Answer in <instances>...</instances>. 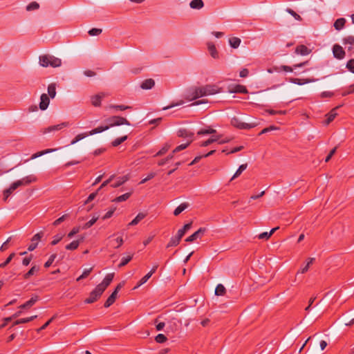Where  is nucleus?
Listing matches in <instances>:
<instances>
[{"label": "nucleus", "mask_w": 354, "mask_h": 354, "mask_svg": "<svg viewBox=\"0 0 354 354\" xmlns=\"http://www.w3.org/2000/svg\"><path fill=\"white\" fill-rule=\"evenodd\" d=\"M189 6L192 9L201 10L204 7L203 0H192L189 3Z\"/></svg>", "instance_id": "25"}, {"label": "nucleus", "mask_w": 354, "mask_h": 354, "mask_svg": "<svg viewBox=\"0 0 354 354\" xmlns=\"http://www.w3.org/2000/svg\"><path fill=\"white\" fill-rule=\"evenodd\" d=\"M173 157H174V153L172 152L167 158L161 159L160 160H159L158 162V165L159 166H162V165H165L169 160H171L173 158Z\"/></svg>", "instance_id": "58"}, {"label": "nucleus", "mask_w": 354, "mask_h": 354, "mask_svg": "<svg viewBox=\"0 0 354 354\" xmlns=\"http://www.w3.org/2000/svg\"><path fill=\"white\" fill-rule=\"evenodd\" d=\"M339 108V106H336L335 108L333 109L328 113L326 114V124H330L337 116V109Z\"/></svg>", "instance_id": "24"}, {"label": "nucleus", "mask_w": 354, "mask_h": 354, "mask_svg": "<svg viewBox=\"0 0 354 354\" xmlns=\"http://www.w3.org/2000/svg\"><path fill=\"white\" fill-rule=\"evenodd\" d=\"M114 275L115 274L113 272L107 274L104 278L102 283L98 284L97 286H98L102 291L104 292L106 288L110 285V283L113 281Z\"/></svg>", "instance_id": "8"}, {"label": "nucleus", "mask_w": 354, "mask_h": 354, "mask_svg": "<svg viewBox=\"0 0 354 354\" xmlns=\"http://www.w3.org/2000/svg\"><path fill=\"white\" fill-rule=\"evenodd\" d=\"M104 122L107 124L109 128L122 124L131 125L129 121L121 116H112L106 119Z\"/></svg>", "instance_id": "2"}, {"label": "nucleus", "mask_w": 354, "mask_h": 354, "mask_svg": "<svg viewBox=\"0 0 354 354\" xmlns=\"http://www.w3.org/2000/svg\"><path fill=\"white\" fill-rule=\"evenodd\" d=\"M247 167V163L240 165L236 171L235 172V174H234V176H232V178H231L230 181L239 176L241 174V173L246 169Z\"/></svg>", "instance_id": "42"}, {"label": "nucleus", "mask_w": 354, "mask_h": 354, "mask_svg": "<svg viewBox=\"0 0 354 354\" xmlns=\"http://www.w3.org/2000/svg\"><path fill=\"white\" fill-rule=\"evenodd\" d=\"M207 232V229L205 227H200L196 232L192 234L191 236H188L186 239V242H193L197 239H201L205 233Z\"/></svg>", "instance_id": "7"}, {"label": "nucleus", "mask_w": 354, "mask_h": 354, "mask_svg": "<svg viewBox=\"0 0 354 354\" xmlns=\"http://www.w3.org/2000/svg\"><path fill=\"white\" fill-rule=\"evenodd\" d=\"M333 56L338 59H342L343 58H344L346 55L343 48L338 44H335L333 46Z\"/></svg>", "instance_id": "11"}, {"label": "nucleus", "mask_w": 354, "mask_h": 354, "mask_svg": "<svg viewBox=\"0 0 354 354\" xmlns=\"http://www.w3.org/2000/svg\"><path fill=\"white\" fill-rule=\"evenodd\" d=\"M102 30L101 28H93L88 30V33L91 36H97L102 33Z\"/></svg>", "instance_id": "57"}, {"label": "nucleus", "mask_w": 354, "mask_h": 354, "mask_svg": "<svg viewBox=\"0 0 354 354\" xmlns=\"http://www.w3.org/2000/svg\"><path fill=\"white\" fill-rule=\"evenodd\" d=\"M117 295L115 292H113L111 295L108 297V299L106 300L104 306L105 308H109L111 306L115 301V299L117 297Z\"/></svg>", "instance_id": "30"}, {"label": "nucleus", "mask_w": 354, "mask_h": 354, "mask_svg": "<svg viewBox=\"0 0 354 354\" xmlns=\"http://www.w3.org/2000/svg\"><path fill=\"white\" fill-rule=\"evenodd\" d=\"M133 254L122 257L121 262L118 265V268H122L129 263V262H130L133 259Z\"/></svg>", "instance_id": "44"}, {"label": "nucleus", "mask_w": 354, "mask_h": 354, "mask_svg": "<svg viewBox=\"0 0 354 354\" xmlns=\"http://www.w3.org/2000/svg\"><path fill=\"white\" fill-rule=\"evenodd\" d=\"M169 149V145H165L161 149H160L156 154V156H160L164 155Z\"/></svg>", "instance_id": "61"}, {"label": "nucleus", "mask_w": 354, "mask_h": 354, "mask_svg": "<svg viewBox=\"0 0 354 354\" xmlns=\"http://www.w3.org/2000/svg\"><path fill=\"white\" fill-rule=\"evenodd\" d=\"M128 180H129V178L127 176H120L118 178L116 182L111 184V186L113 188L118 187L120 185H123Z\"/></svg>", "instance_id": "28"}, {"label": "nucleus", "mask_w": 354, "mask_h": 354, "mask_svg": "<svg viewBox=\"0 0 354 354\" xmlns=\"http://www.w3.org/2000/svg\"><path fill=\"white\" fill-rule=\"evenodd\" d=\"M55 150V149H46V150H44V151H41L37 152V153H35L32 155L30 159H32V160L35 159V158H37L38 157H40V156H43L44 154L53 152Z\"/></svg>", "instance_id": "47"}, {"label": "nucleus", "mask_w": 354, "mask_h": 354, "mask_svg": "<svg viewBox=\"0 0 354 354\" xmlns=\"http://www.w3.org/2000/svg\"><path fill=\"white\" fill-rule=\"evenodd\" d=\"M154 85L155 81L153 79L149 78L144 80L142 82L140 87L144 90H148L152 88L154 86Z\"/></svg>", "instance_id": "19"}, {"label": "nucleus", "mask_w": 354, "mask_h": 354, "mask_svg": "<svg viewBox=\"0 0 354 354\" xmlns=\"http://www.w3.org/2000/svg\"><path fill=\"white\" fill-rule=\"evenodd\" d=\"M56 257H57L56 254H51L48 260L44 263V267L45 268L50 267L52 265V263H53V261H55Z\"/></svg>", "instance_id": "59"}, {"label": "nucleus", "mask_w": 354, "mask_h": 354, "mask_svg": "<svg viewBox=\"0 0 354 354\" xmlns=\"http://www.w3.org/2000/svg\"><path fill=\"white\" fill-rule=\"evenodd\" d=\"M39 63L42 67L57 68L62 65V60L53 55L46 54L39 57Z\"/></svg>", "instance_id": "1"}, {"label": "nucleus", "mask_w": 354, "mask_h": 354, "mask_svg": "<svg viewBox=\"0 0 354 354\" xmlns=\"http://www.w3.org/2000/svg\"><path fill=\"white\" fill-rule=\"evenodd\" d=\"M50 103V99L49 97L46 93H43L41 95L40 97V103H39V108L41 110L44 111L46 110Z\"/></svg>", "instance_id": "12"}, {"label": "nucleus", "mask_w": 354, "mask_h": 354, "mask_svg": "<svg viewBox=\"0 0 354 354\" xmlns=\"http://www.w3.org/2000/svg\"><path fill=\"white\" fill-rule=\"evenodd\" d=\"M48 93L51 98H54L56 95V84L51 83L48 86Z\"/></svg>", "instance_id": "40"}, {"label": "nucleus", "mask_w": 354, "mask_h": 354, "mask_svg": "<svg viewBox=\"0 0 354 354\" xmlns=\"http://www.w3.org/2000/svg\"><path fill=\"white\" fill-rule=\"evenodd\" d=\"M109 129V128L108 125L106 124L105 126H100V127L95 128L88 132L89 136H93L96 133H102L106 130H108Z\"/></svg>", "instance_id": "31"}, {"label": "nucleus", "mask_w": 354, "mask_h": 354, "mask_svg": "<svg viewBox=\"0 0 354 354\" xmlns=\"http://www.w3.org/2000/svg\"><path fill=\"white\" fill-rule=\"evenodd\" d=\"M92 270H93V267H91L88 269H85L84 270L83 273L77 279V281H79L82 279L86 278L90 274V273L92 272Z\"/></svg>", "instance_id": "53"}, {"label": "nucleus", "mask_w": 354, "mask_h": 354, "mask_svg": "<svg viewBox=\"0 0 354 354\" xmlns=\"http://www.w3.org/2000/svg\"><path fill=\"white\" fill-rule=\"evenodd\" d=\"M83 240L84 237H81L78 240L72 241L71 243L68 244L66 246V249L68 250H76L79 247L80 244L83 241Z\"/></svg>", "instance_id": "23"}, {"label": "nucleus", "mask_w": 354, "mask_h": 354, "mask_svg": "<svg viewBox=\"0 0 354 354\" xmlns=\"http://www.w3.org/2000/svg\"><path fill=\"white\" fill-rule=\"evenodd\" d=\"M104 291H102L98 286H96L95 289L91 291L89 295V297L84 300L85 304H93L97 301Z\"/></svg>", "instance_id": "5"}, {"label": "nucleus", "mask_w": 354, "mask_h": 354, "mask_svg": "<svg viewBox=\"0 0 354 354\" xmlns=\"http://www.w3.org/2000/svg\"><path fill=\"white\" fill-rule=\"evenodd\" d=\"M226 290L222 284H218L215 289V295L217 296H222L225 294Z\"/></svg>", "instance_id": "45"}, {"label": "nucleus", "mask_w": 354, "mask_h": 354, "mask_svg": "<svg viewBox=\"0 0 354 354\" xmlns=\"http://www.w3.org/2000/svg\"><path fill=\"white\" fill-rule=\"evenodd\" d=\"M231 92L237 93H247L248 90L245 86L238 84L234 87Z\"/></svg>", "instance_id": "38"}, {"label": "nucleus", "mask_w": 354, "mask_h": 354, "mask_svg": "<svg viewBox=\"0 0 354 354\" xmlns=\"http://www.w3.org/2000/svg\"><path fill=\"white\" fill-rule=\"evenodd\" d=\"M192 227V223H189L185 224L182 229L178 230L177 232V235L182 239L185 235L187 231H188Z\"/></svg>", "instance_id": "36"}, {"label": "nucleus", "mask_w": 354, "mask_h": 354, "mask_svg": "<svg viewBox=\"0 0 354 354\" xmlns=\"http://www.w3.org/2000/svg\"><path fill=\"white\" fill-rule=\"evenodd\" d=\"M69 125V123L67 122H62L59 124H57V125H53V126H50L47 128H45L44 129H42L41 132L44 133V134H46L47 133H50L52 131H59V130H61L62 129L64 128V127H66Z\"/></svg>", "instance_id": "10"}, {"label": "nucleus", "mask_w": 354, "mask_h": 354, "mask_svg": "<svg viewBox=\"0 0 354 354\" xmlns=\"http://www.w3.org/2000/svg\"><path fill=\"white\" fill-rule=\"evenodd\" d=\"M80 231V227H74L72 230L68 234V237L71 239L73 236L77 234Z\"/></svg>", "instance_id": "62"}, {"label": "nucleus", "mask_w": 354, "mask_h": 354, "mask_svg": "<svg viewBox=\"0 0 354 354\" xmlns=\"http://www.w3.org/2000/svg\"><path fill=\"white\" fill-rule=\"evenodd\" d=\"M317 80L306 78V79H300V78H293L291 77L289 79V82L298 85H303L308 83H311L315 82Z\"/></svg>", "instance_id": "13"}, {"label": "nucleus", "mask_w": 354, "mask_h": 354, "mask_svg": "<svg viewBox=\"0 0 354 354\" xmlns=\"http://www.w3.org/2000/svg\"><path fill=\"white\" fill-rule=\"evenodd\" d=\"M98 218L99 216H93L92 219H91L89 221L84 224V225L83 226V229L90 228L97 221Z\"/></svg>", "instance_id": "55"}, {"label": "nucleus", "mask_w": 354, "mask_h": 354, "mask_svg": "<svg viewBox=\"0 0 354 354\" xmlns=\"http://www.w3.org/2000/svg\"><path fill=\"white\" fill-rule=\"evenodd\" d=\"M342 41L344 45L348 44L351 46H354V36L349 35V36L345 37L343 38Z\"/></svg>", "instance_id": "50"}, {"label": "nucleus", "mask_w": 354, "mask_h": 354, "mask_svg": "<svg viewBox=\"0 0 354 354\" xmlns=\"http://www.w3.org/2000/svg\"><path fill=\"white\" fill-rule=\"evenodd\" d=\"M346 68L351 73H354V59H351L347 62Z\"/></svg>", "instance_id": "63"}, {"label": "nucleus", "mask_w": 354, "mask_h": 354, "mask_svg": "<svg viewBox=\"0 0 354 354\" xmlns=\"http://www.w3.org/2000/svg\"><path fill=\"white\" fill-rule=\"evenodd\" d=\"M103 95H96L92 97L91 103L94 106H100L101 104V100L103 97Z\"/></svg>", "instance_id": "37"}, {"label": "nucleus", "mask_w": 354, "mask_h": 354, "mask_svg": "<svg viewBox=\"0 0 354 354\" xmlns=\"http://www.w3.org/2000/svg\"><path fill=\"white\" fill-rule=\"evenodd\" d=\"M15 256V252L11 253V254H10L7 257V259H6V261H5L4 262H3L2 263H1V264H0V268H5L8 264H9Z\"/></svg>", "instance_id": "54"}, {"label": "nucleus", "mask_w": 354, "mask_h": 354, "mask_svg": "<svg viewBox=\"0 0 354 354\" xmlns=\"http://www.w3.org/2000/svg\"><path fill=\"white\" fill-rule=\"evenodd\" d=\"M131 195V192H127V193H125L120 196L116 197L112 201L115 202V203H120L122 201H125L129 198Z\"/></svg>", "instance_id": "39"}, {"label": "nucleus", "mask_w": 354, "mask_h": 354, "mask_svg": "<svg viewBox=\"0 0 354 354\" xmlns=\"http://www.w3.org/2000/svg\"><path fill=\"white\" fill-rule=\"evenodd\" d=\"M231 124L239 129H250L254 128L257 126V124L255 122L252 123H246L242 122L239 118L234 117L231 120Z\"/></svg>", "instance_id": "3"}, {"label": "nucleus", "mask_w": 354, "mask_h": 354, "mask_svg": "<svg viewBox=\"0 0 354 354\" xmlns=\"http://www.w3.org/2000/svg\"><path fill=\"white\" fill-rule=\"evenodd\" d=\"M124 243L123 239L122 236L117 237L115 239H112L109 241L110 246L113 248H120Z\"/></svg>", "instance_id": "20"}, {"label": "nucleus", "mask_w": 354, "mask_h": 354, "mask_svg": "<svg viewBox=\"0 0 354 354\" xmlns=\"http://www.w3.org/2000/svg\"><path fill=\"white\" fill-rule=\"evenodd\" d=\"M315 259L313 257L308 258L307 259L306 265H305L304 267L301 268V269L298 271L297 273H301V274L306 273L308 270L311 264H313V263L315 261Z\"/></svg>", "instance_id": "32"}, {"label": "nucleus", "mask_w": 354, "mask_h": 354, "mask_svg": "<svg viewBox=\"0 0 354 354\" xmlns=\"http://www.w3.org/2000/svg\"><path fill=\"white\" fill-rule=\"evenodd\" d=\"M39 271V266H33L26 273L23 275V279L25 280L29 279L32 275Z\"/></svg>", "instance_id": "18"}, {"label": "nucleus", "mask_w": 354, "mask_h": 354, "mask_svg": "<svg viewBox=\"0 0 354 354\" xmlns=\"http://www.w3.org/2000/svg\"><path fill=\"white\" fill-rule=\"evenodd\" d=\"M39 300V297L35 295L32 297L28 301H27L24 304L19 306L20 309H28L32 307L37 301Z\"/></svg>", "instance_id": "15"}, {"label": "nucleus", "mask_w": 354, "mask_h": 354, "mask_svg": "<svg viewBox=\"0 0 354 354\" xmlns=\"http://www.w3.org/2000/svg\"><path fill=\"white\" fill-rule=\"evenodd\" d=\"M16 189L12 188V183L10 186L9 188L6 189L3 192V201H6L8 198L10 196V194L15 190Z\"/></svg>", "instance_id": "51"}, {"label": "nucleus", "mask_w": 354, "mask_h": 354, "mask_svg": "<svg viewBox=\"0 0 354 354\" xmlns=\"http://www.w3.org/2000/svg\"><path fill=\"white\" fill-rule=\"evenodd\" d=\"M189 144H190V142H187L185 144H181V145H178L173 150V151H172L173 153L174 154L180 151L181 150L186 149L189 145Z\"/></svg>", "instance_id": "56"}, {"label": "nucleus", "mask_w": 354, "mask_h": 354, "mask_svg": "<svg viewBox=\"0 0 354 354\" xmlns=\"http://www.w3.org/2000/svg\"><path fill=\"white\" fill-rule=\"evenodd\" d=\"M43 236L44 232L42 231L38 232L37 234L33 236V237L31 239L32 243L28 248V251H33L37 247L38 243L43 237Z\"/></svg>", "instance_id": "9"}, {"label": "nucleus", "mask_w": 354, "mask_h": 354, "mask_svg": "<svg viewBox=\"0 0 354 354\" xmlns=\"http://www.w3.org/2000/svg\"><path fill=\"white\" fill-rule=\"evenodd\" d=\"M189 96L191 100L205 96V93H204L203 86L194 87L191 88L189 91Z\"/></svg>", "instance_id": "6"}, {"label": "nucleus", "mask_w": 354, "mask_h": 354, "mask_svg": "<svg viewBox=\"0 0 354 354\" xmlns=\"http://www.w3.org/2000/svg\"><path fill=\"white\" fill-rule=\"evenodd\" d=\"M279 228V227H276L272 228L269 232H265L261 233L258 235V239L268 240Z\"/></svg>", "instance_id": "26"}, {"label": "nucleus", "mask_w": 354, "mask_h": 354, "mask_svg": "<svg viewBox=\"0 0 354 354\" xmlns=\"http://www.w3.org/2000/svg\"><path fill=\"white\" fill-rule=\"evenodd\" d=\"M346 19L344 18H339L334 23V27L337 30L342 29L345 25Z\"/></svg>", "instance_id": "34"}, {"label": "nucleus", "mask_w": 354, "mask_h": 354, "mask_svg": "<svg viewBox=\"0 0 354 354\" xmlns=\"http://www.w3.org/2000/svg\"><path fill=\"white\" fill-rule=\"evenodd\" d=\"M37 317V315H32V316L27 317V318H21V319H17L13 322L12 325L10 327L9 329H10L14 326L19 325L21 324H26L29 322H31V321L34 320L35 319H36Z\"/></svg>", "instance_id": "22"}, {"label": "nucleus", "mask_w": 354, "mask_h": 354, "mask_svg": "<svg viewBox=\"0 0 354 354\" xmlns=\"http://www.w3.org/2000/svg\"><path fill=\"white\" fill-rule=\"evenodd\" d=\"M189 207L188 203H183L178 205L174 211V216H178L182 212Z\"/></svg>", "instance_id": "33"}, {"label": "nucleus", "mask_w": 354, "mask_h": 354, "mask_svg": "<svg viewBox=\"0 0 354 354\" xmlns=\"http://www.w3.org/2000/svg\"><path fill=\"white\" fill-rule=\"evenodd\" d=\"M216 131L211 127H207V129H202L198 131V135L203 136L206 134H214L216 133Z\"/></svg>", "instance_id": "43"}, {"label": "nucleus", "mask_w": 354, "mask_h": 354, "mask_svg": "<svg viewBox=\"0 0 354 354\" xmlns=\"http://www.w3.org/2000/svg\"><path fill=\"white\" fill-rule=\"evenodd\" d=\"M88 132H84L77 135L75 138L71 141V145H74L84 138L88 136Z\"/></svg>", "instance_id": "46"}, {"label": "nucleus", "mask_w": 354, "mask_h": 354, "mask_svg": "<svg viewBox=\"0 0 354 354\" xmlns=\"http://www.w3.org/2000/svg\"><path fill=\"white\" fill-rule=\"evenodd\" d=\"M241 42V39L236 37H231L229 39L230 45L233 48H237L239 46Z\"/></svg>", "instance_id": "35"}, {"label": "nucleus", "mask_w": 354, "mask_h": 354, "mask_svg": "<svg viewBox=\"0 0 354 354\" xmlns=\"http://www.w3.org/2000/svg\"><path fill=\"white\" fill-rule=\"evenodd\" d=\"M127 136H122L120 138H118L116 139H115L112 142H111V145L113 147H118L119 146L120 144H122L123 142H124L125 140H127Z\"/></svg>", "instance_id": "49"}, {"label": "nucleus", "mask_w": 354, "mask_h": 354, "mask_svg": "<svg viewBox=\"0 0 354 354\" xmlns=\"http://www.w3.org/2000/svg\"><path fill=\"white\" fill-rule=\"evenodd\" d=\"M151 277V273L148 272L146 275H145L138 283V284L134 287L133 289H136L139 288L140 286L145 283L149 278Z\"/></svg>", "instance_id": "48"}, {"label": "nucleus", "mask_w": 354, "mask_h": 354, "mask_svg": "<svg viewBox=\"0 0 354 354\" xmlns=\"http://www.w3.org/2000/svg\"><path fill=\"white\" fill-rule=\"evenodd\" d=\"M204 93L206 95H214L218 93V88L216 85H206L203 86Z\"/></svg>", "instance_id": "14"}, {"label": "nucleus", "mask_w": 354, "mask_h": 354, "mask_svg": "<svg viewBox=\"0 0 354 354\" xmlns=\"http://www.w3.org/2000/svg\"><path fill=\"white\" fill-rule=\"evenodd\" d=\"M295 52V53L301 55H307L310 53L311 50L309 49L306 46L301 44L296 47Z\"/></svg>", "instance_id": "16"}, {"label": "nucleus", "mask_w": 354, "mask_h": 354, "mask_svg": "<svg viewBox=\"0 0 354 354\" xmlns=\"http://www.w3.org/2000/svg\"><path fill=\"white\" fill-rule=\"evenodd\" d=\"M63 238L62 235L57 234L53 237V240L51 241L50 244L52 245H57Z\"/></svg>", "instance_id": "64"}, {"label": "nucleus", "mask_w": 354, "mask_h": 354, "mask_svg": "<svg viewBox=\"0 0 354 354\" xmlns=\"http://www.w3.org/2000/svg\"><path fill=\"white\" fill-rule=\"evenodd\" d=\"M177 135L180 138H192L194 133L186 129H180L177 132Z\"/></svg>", "instance_id": "27"}, {"label": "nucleus", "mask_w": 354, "mask_h": 354, "mask_svg": "<svg viewBox=\"0 0 354 354\" xmlns=\"http://www.w3.org/2000/svg\"><path fill=\"white\" fill-rule=\"evenodd\" d=\"M167 339V338L163 334H158L155 338L156 342L158 343H164Z\"/></svg>", "instance_id": "60"}, {"label": "nucleus", "mask_w": 354, "mask_h": 354, "mask_svg": "<svg viewBox=\"0 0 354 354\" xmlns=\"http://www.w3.org/2000/svg\"><path fill=\"white\" fill-rule=\"evenodd\" d=\"M147 214L144 212H140L138 215L133 219L129 223V226H133L138 224L142 219H144L147 216Z\"/></svg>", "instance_id": "21"}, {"label": "nucleus", "mask_w": 354, "mask_h": 354, "mask_svg": "<svg viewBox=\"0 0 354 354\" xmlns=\"http://www.w3.org/2000/svg\"><path fill=\"white\" fill-rule=\"evenodd\" d=\"M207 48H208V51H209V54L211 55V56L213 58H214V59L218 58V53L216 48L213 42L209 41L207 43Z\"/></svg>", "instance_id": "17"}, {"label": "nucleus", "mask_w": 354, "mask_h": 354, "mask_svg": "<svg viewBox=\"0 0 354 354\" xmlns=\"http://www.w3.org/2000/svg\"><path fill=\"white\" fill-rule=\"evenodd\" d=\"M219 138H220V136H213L208 140L203 142L201 144V147H207V146L211 145L212 143L218 141L219 140Z\"/></svg>", "instance_id": "41"}, {"label": "nucleus", "mask_w": 354, "mask_h": 354, "mask_svg": "<svg viewBox=\"0 0 354 354\" xmlns=\"http://www.w3.org/2000/svg\"><path fill=\"white\" fill-rule=\"evenodd\" d=\"M39 8V4L37 2H36V1H32V2L30 3L26 6V10L27 11L35 10H37Z\"/></svg>", "instance_id": "52"}, {"label": "nucleus", "mask_w": 354, "mask_h": 354, "mask_svg": "<svg viewBox=\"0 0 354 354\" xmlns=\"http://www.w3.org/2000/svg\"><path fill=\"white\" fill-rule=\"evenodd\" d=\"M36 180L37 178L34 175H29L12 183V188L17 189L21 186H26Z\"/></svg>", "instance_id": "4"}, {"label": "nucleus", "mask_w": 354, "mask_h": 354, "mask_svg": "<svg viewBox=\"0 0 354 354\" xmlns=\"http://www.w3.org/2000/svg\"><path fill=\"white\" fill-rule=\"evenodd\" d=\"M180 240H181V239L177 234L174 236H172L170 239V241H169V243H167V248H171V247L177 246L180 243Z\"/></svg>", "instance_id": "29"}]
</instances>
